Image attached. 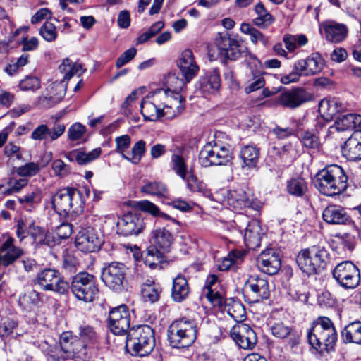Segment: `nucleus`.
<instances>
[{
  "mask_svg": "<svg viewBox=\"0 0 361 361\" xmlns=\"http://www.w3.org/2000/svg\"><path fill=\"white\" fill-rule=\"evenodd\" d=\"M180 97H169L167 92L157 89L149 93L140 104L141 112L145 120L157 121L164 117L172 119L179 115L184 109V104H180Z\"/></svg>",
  "mask_w": 361,
  "mask_h": 361,
  "instance_id": "1",
  "label": "nucleus"
},
{
  "mask_svg": "<svg viewBox=\"0 0 361 361\" xmlns=\"http://www.w3.org/2000/svg\"><path fill=\"white\" fill-rule=\"evenodd\" d=\"M348 178L338 165L326 166L315 176L314 185L320 193L334 196L342 193L347 188Z\"/></svg>",
  "mask_w": 361,
  "mask_h": 361,
  "instance_id": "2",
  "label": "nucleus"
},
{
  "mask_svg": "<svg viewBox=\"0 0 361 361\" xmlns=\"http://www.w3.org/2000/svg\"><path fill=\"white\" fill-rule=\"evenodd\" d=\"M154 346V331L149 325H140L129 330L126 348L131 355L147 356L152 353Z\"/></svg>",
  "mask_w": 361,
  "mask_h": 361,
  "instance_id": "3",
  "label": "nucleus"
},
{
  "mask_svg": "<svg viewBox=\"0 0 361 361\" xmlns=\"http://www.w3.org/2000/svg\"><path fill=\"white\" fill-rule=\"evenodd\" d=\"M307 339L310 345L317 350H331L337 340L332 322L328 317H319L312 323L307 333Z\"/></svg>",
  "mask_w": 361,
  "mask_h": 361,
  "instance_id": "4",
  "label": "nucleus"
},
{
  "mask_svg": "<svg viewBox=\"0 0 361 361\" xmlns=\"http://www.w3.org/2000/svg\"><path fill=\"white\" fill-rule=\"evenodd\" d=\"M85 344L70 331H66L59 337V344L49 350L50 356L56 361H66L75 358L84 359L87 355Z\"/></svg>",
  "mask_w": 361,
  "mask_h": 361,
  "instance_id": "5",
  "label": "nucleus"
},
{
  "mask_svg": "<svg viewBox=\"0 0 361 361\" xmlns=\"http://www.w3.org/2000/svg\"><path fill=\"white\" fill-rule=\"evenodd\" d=\"M214 200L222 205H228L236 211L252 209L259 211L262 207L261 202L250 192L243 189L221 190L214 194Z\"/></svg>",
  "mask_w": 361,
  "mask_h": 361,
  "instance_id": "6",
  "label": "nucleus"
},
{
  "mask_svg": "<svg viewBox=\"0 0 361 361\" xmlns=\"http://www.w3.org/2000/svg\"><path fill=\"white\" fill-rule=\"evenodd\" d=\"M198 331L197 322L193 319L182 318L172 323L169 329V342L173 348L190 346L195 341Z\"/></svg>",
  "mask_w": 361,
  "mask_h": 361,
  "instance_id": "7",
  "label": "nucleus"
},
{
  "mask_svg": "<svg viewBox=\"0 0 361 361\" xmlns=\"http://www.w3.org/2000/svg\"><path fill=\"white\" fill-rule=\"evenodd\" d=\"M52 205L60 215L69 212L80 214L83 211L85 200L82 193L75 188H64L59 190L52 197Z\"/></svg>",
  "mask_w": 361,
  "mask_h": 361,
  "instance_id": "8",
  "label": "nucleus"
},
{
  "mask_svg": "<svg viewBox=\"0 0 361 361\" xmlns=\"http://www.w3.org/2000/svg\"><path fill=\"white\" fill-rule=\"evenodd\" d=\"M329 252L321 245H314L302 250L297 255L296 263L299 269L307 275L314 274L324 269L329 260Z\"/></svg>",
  "mask_w": 361,
  "mask_h": 361,
  "instance_id": "9",
  "label": "nucleus"
},
{
  "mask_svg": "<svg viewBox=\"0 0 361 361\" xmlns=\"http://www.w3.org/2000/svg\"><path fill=\"white\" fill-rule=\"evenodd\" d=\"M324 66V61L319 53H312L308 57L296 61L292 71L281 77L285 85L299 81L301 76H312L318 74Z\"/></svg>",
  "mask_w": 361,
  "mask_h": 361,
  "instance_id": "10",
  "label": "nucleus"
},
{
  "mask_svg": "<svg viewBox=\"0 0 361 361\" xmlns=\"http://www.w3.org/2000/svg\"><path fill=\"white\" fill-rule=\"evenodd\" d=\"M69 288L75 298L85 302H92L99 293L95 276L87 272H80L75 275Z\"/></svg>",
  "mask_w": 361,
  "mask_h": 361,
  "instance_id": "11",
  "label": "nucleus"
},
{
  "mask_svg": "<svg viewBox=\"0 0 361 361\" xmlns=\"http://www.w3.org/2000/svg\"><path fill=\"white\" fill-rule=\"evenodd\" d=\"M60 73H63V79L55 81L47 88L49 94L54 98V102H59L65 96L66 92V81L69 80L73 75L80 76L85 69L81 63H72L69 59H65L59 66Z\"/></svg>",
  "mask_w": 361,
  "mask_h": 361,
  "instance_id": "12",
  "label": "nucleus"
},
{
  "mask_svg": "<svg viewBox=\"0 0 361 361\" xmlns=\"http://www.w3.org/2000/svg\"><path fill=\"white\" fill-rule=\"evenodd\" d=\"M231 158V152L228 147L209 143L200 152L199 163L203 167L226 165Z\"/></svg>",
  "mask_w": 361,
  "mask_h": 361,
  "instance_id": "13",
  "label": "nucleus"
},
{
  "mask_svg": "<svg viewBox=\"0 0 361 361\" xmlns=\"http://www.w3.org/2000/svg\"><path fill=\"white\" fill-rule=\"evenodd\" d=\"M219 54L228 60H237L241 56L251 54L238 37H232L229 34L221 35L216 42Z\"/></svg>",
  "mask_w": 361,
  "mask_h": 361,
  "instance_id": "14",
  "label": "nucleus"
},
{
  "mask_svg": "<svg viewBox=\"0 0 361 361\" xmlns=\"http://www.w3.org/2000/svg\"><path fill=\"white\" fill-rule=\"evenodd\" d=\"M35 281L42 290L53 291L60 294L66 293L69 285L58 270L46 268L37 273Z\"/></svg>",
  "mask_w": 361,
  "mask_h": 361,
  "instance_id": "15",
  "label": "nucleus"
},
{
  "mask_svg": "<svg viewBox=\"0 0 361 361\" xmlns=\"http://www.w3.org/2000/svg\"><path fill=\"white\" fill-rule=\"evenodd\" d=\"M332 274L336 282L345 289H354L360 283V270L350 261L338 264L334 269Z\"/></svg>",
  "mask_w": 361,
  "mask_h": 361,
  "instance_id": "16",
  "label": "nucleus"
},
{
  "mask_svg": "<svg viewBox=\"0 0 361 361\" xmlns=\"http://www.w3.org/2000/svg\"><path fill=\"white\" fill-rule=\"evenodd\" d=\"M269 293L268 280L264 276H250L243 288L245 300L250 303L259 302L264 299H267L269 296Z\"/></svg>",
  "mask_w": 361,
  "mask_h": 361,
  "instance_id": "17",
  "label": "nucleus"
},
{
  "mask_svg": "<svg viewBox=\"0 0 361 361\" xmlns=\"http://www.w3.org/2000/svg\"><path fill=\"white\" fill-rule=\"evenodd\" d=\"M127 270L123 263L118 262L109 263L102 269V280L111 289L119 291L123 288Z\"/></svg>",
  "mask_w": 361,
  "mask_h": 361,
  "instance_id": "18",
  "label": "nucleus"
},
{
  "mask_svg": "<svg viewBox=\"0 0 361 361\" xmlns=\"http://www.w3.org/2000/svg\"><path fill=\"white\" fill-rule=\"evenodd\" d=\"M319 32L326 41L332 44H339L347 39L349 30L344 23L326 20L319 24Z\"/></svg>",
  "mask_w": 361,
  "mask_h": 361,
  "instance_id": "19",
  "label": "nucleus"
},
{
  "mask_svg": "<svg viewBox=\"0 0 361 361\" xmlns=\"http://www.w3.org/2000/svg\"><path fill=\"white\" fill-rule=\"evenodd\" d=\"M130 325V314L126 305H122L113 308L109 314L108 326L114 334L126 333Z\"/></svg>",
  "mask_w": 361,
  "mask_h": 361,
  "instance_id": "20",
  "label": "nucleus"
},
{
  "mask_svg": "<svg viewBox=\"0 0 361 361\" xmlns=\"http://www.w3.org/2000/svg\"><path fill=\"white\" fill-rule=\"evenodd\" d=\"M313 99L314 96L312 93L304 88L296 87L281 92L278 97L277 102L285 108L293 109Z\"/></svg>",
  "mask_w": 361,
  "mask_h": 361,
  "instance_id": "21",
  "label": "nucleus"
},
{
  "mask_svg": "<svg viewBox=\"0 0 361 361\" xmlns=\"http://www.w3.org/2000/svg\"><path fill=\"white\" fill-rule=\"evenodd\" d=\"M75 246L84 252H94L99 250L102 240L97 231L91 227L81 229L75 238Z\"/></svg>",
  "mask_w": 361,
  "mask_h": 361,
  "instance_id": "22",
  "label": "nucleus"
},
{
  "mask_svg": "<svg viewBox=\"0 0 361 361\" xmlns=\"http://www.w3.org/2000/svg\"><path fill=\"white\" fill-rule=\"evenodd\" d=\"M241 220H245V223H247V226L245 228L244 233V240L245 245L248 249L250 250H256L260 246L261 240H262V228L259 225V222L252 220L247 221V218L243 215H239L236 217V219L234 222L239 227L240 230L243 228L242 225L238 224Z\"/></svg>",
  "mask_w": 361,
  "mask_h": 361,
  "instance_id": "23",
  "label": "nucleus"
},
{
  "mask_svg": "<svg viewBox=\"0 0 361 361\" xmlns=\"http://www.w3.org/2000/svg\"><path fill=\"white\" fill-rule=\"evenodd\" d=\"M145 227V224L140 215L128 212L123 215L117 222L118 233L124 235H137Z\"/></svg>",
  "mask_w": 361,
  "mask_h": 361,
  "instance_id": "24",
  "label": "nucleus"
},
{
  "mask_svg": "<svg viewBox=\"0 0 361 361\" xmlns=\"http://www.w3.org/2000/svg\"><path fill=\"white\" fill-rule=\"evenodd\" d=\"M231 336L233 341L243 349L253 348L257 341L255 331L244 323L234 326L231 331Z\"/></svg>",
  "mask_w": 361,
  "mask_h": 361,
  "instance_id": "25",
  "label": "nucleus"
},
{
  "mask_svg": "<svg viewBox=\"0 0 361 361\" xmlns=\"http://www.w3.org/2000/svg\"><path fill=\"white\" fill-rule=\"evenodd\" d=\"M181 75L186 81L190 82L198 73L199 66L195 60L193 52L190 49L184 50L176 61Z\"/></svg>",
  "mask_w": 361,
  "mask_h": 361,
  "instance_id": "26",
  "label": "nucleus"
},
{
  "mask_svg": "<svg viewBox=\"0 0 361 361\" xmlns=\"http://www.w3.org/2000/svg\"><path fill=\"white\" fill-rule=\"evenodd\" d=\"M259 269L264 273L273 275L278 272L281 267V259L279 255L271 249L262 251L257 259Z\"/></svg>",
  "mask_w": 361,
  "mask_h": 361,
  "instance_id": "27",
  "label": "nucleus"
},
{
  "mask_svg": "<svg viewBox=\"0 0 361 361\" xmlns=\"http://www.w3.org/2000/svg\"><path fill=\"white\" fill-rule=\"evenodd\" d=\"M23 255V250L14 245V239L8 238L0 246V266L8 267Z\"/></svg>",
  "mask_w": 361,
  "mask_h": 361,
  "instance_id": "28",
  "label": "nucleus"
},
{
  "mask_svg": "<svg viewBox=\"0 0 361 361\" xmlns=\"http://www.w3.org/2000/svg\"><path fill=\"white\" fill-rule=\"evenodd\" d=\"M65 130L66 126L62 123L55 124L51 128L41 124L35 128L30 137L35 140L54 141L64 133Z\"/></svg>",
  "mask_w": 361,
  "mask_h": 361,
  "instance_id": "29",
  "label": "nucleus"
},
{
  "mask_svg": "<svg viewBox=\"0 0 361 361\" xmlns=\"http://www.w3.org/2000/svg\"><path fill=\"white\" fill-rule=\"evenodd\" d=\"M189 82L186 81L185 78L182 76L179 78L178 74L175 71L169 72L165 77V83L167 89H164L169 97L176 98L178 96L180 104H183L184 99L180 94V92L185 87V85Z\"/></svg>",
  "mask_w": 361,
  "mask_h": 361,
  "instance_id": "30",
  "label": "nucleus"
},
{
  "mask_svg": "<svg viewBox=\"0 0 361 361\" xmlns=\"http://www.w3.org/2000/svg\"><path fill=\"white\" fill-rule=\"evenodd\" d=\"M345 109V104L338 98H324L319 104V112L326 121L331 120L338 113Z\"/></svg>",
  "mask_w": 361,
  "mask_h": 361,
  "instance_id": "31",
  "label": "nucleus"
},
{
  "mask_svg": "<svg viewBox=\"0 0 361 361\" xmlns=\"http://www.w3.org/2000/svg\"><path fill=\"white\" fill-rule=\"evenodd\" d=\"M342 152L350 161L361 160V132L355 133L345 141Z\"/></svg>",
  "mask_w": 361,
  "mask_h": 361,
  "instance_id": "32",
  "label": "nucleus"
},
{
  "mask_svg": "<svg viewBox=\"0 0 361 361\" xmlns=\"http://www.w3.org/2000/svg\"><path fill=\"white\" fill-rule=\"evenodd\" d=\"M152 240L154 248L166 253L169 252L173 236L171 233L164 228H157L152 232Z\"/></svg>",
  "mask_w": 361,
  "mask_h": 361,
  "instance_id": "33",
  "label": "nucleus"
},
{
  "mask_svg": "<svg viewBox=\"0 0 361 361\" xmlns=\"http://www.w3.org/2000/svg\"><path fill=\"white\" fill-rule=\"evenodd\" d=\"M322 218L330 224H345L350 220L344 209L336 205L326 207L322 212Z\"/></svg>",
  "mask_w": 361,
  "mask_h": 361,
  "instance_id": "34",
  "label": "nucleus"
},
{
  "mask_svg": "<svg viewBox=\"0 0 361 361\" xmlns=\"http://www.w3.org/2000/svg\"><path fill=\"white\" fill-rule=\"evenodd\" d=\"M190 288L187 279L181 274L173 279L171 288V298L175 302H180L189 295Z\"/></svg>",
  "mask_w": 361,
  "mask_h": 361,
  "instance_id": "35",
  "label": "nucleus"
},
{
  "mask_svg": "<svg viewBox=\"0 0 361 361\" xmlns=\"http://www.w3.org/2000/svg\"><path fill=\"white\" fill-rule=\"evenodd\" d=\"M242 168L252 169L257 167L259 159V149L253 145H245L240 152Z\"/></svg>",
  "mask_w": 361,
  "mask_h": 361,
  "instance_id": "36",
  "label": "nucleus"
},
{
  "mask_svg": "<svg viewBox=\"0 0 361 361\" xmlns=\"http://www.w3.org/2000/svg\"><path fill=\"white\" fill-rule=\"evenodd\" d=\"M335 126L338 131L353 129L361 131V115L356 114L342 115L337 118Z\"/></svg>",
  "mask_w": 361,
  "mask_h": 361,
  "instance_id": "37",
  "label": "nucleus"
},
{
  "mask_svg": "<svg viewBox=\"0 0 361 361\" xmlns=\"http://www.w3.org/2000/svg\"><path fill=\"white\" fill-rule=\"evenodd\" d=\"M341 336L345 343L361 345V322L349 323L343 329Z\"/></svg>",
  "mask_w": 361,
  "mask_h": 361,
  "instance_id": "38",
  "label": "nucleus"
},
{
  "mask_svg": "<svg viewBox=\"0 0 361 361\" xmlns=\"http://www.w3.org/2000/svg\"><path fill=\"white\" fill-rule=\"evenodd\" d=\"M221 85L219 73L214 70L200 80V90L204 93H212L217 91Z\"/></svg>",
  "mask_w": 361,
  "mask_h": 361,
  "instance_id": "39",
  "label": "nucleus"
},
{
  "mask_svg": "<svg viewBox=\"0 0 361 361\" xmlns=\"http://www.w3.org/2000/svg\"><path fill=\"white\" fill-rule=\"evenodd\" d=\"M40 295L39 293L31 290L20 296L18 304L24 310L30 312L39 306L41 302Z\"/></svg>",
  "mask_w": 361,
  "mask_h": 361,
  "instance_id": "40",
  "label": "nucleus"
},
{
  "mask_svg": "<svg viewBox=\"0 0 361 361\" xmlns=\"http://www.w3.org/2000/svg\"><path fill=\"white\" fill-rule=\"evenodd\" d=\"M255 12L257 16L253 20V23L258 27H267L274 21L273 16L267 11L264 4L261 2L255 5Z\"/></svg>",
  "mask_w": 361,
  "mask_h": 361,
  "instance_id": "41",
  "label": "nucleus"
},
{
  "mask_svg": "<svg viewBox=\"0 0 361 361\" xmlns=\"http://www.w3.org/2000/svg\"><path fill=\"white\" fill-rule=\"evenodd\" d=\"M134 206L140 210L147 212L154 217L176 221L175 219H172L167 214L162 212L156 204L149 200H144L135 202Z\"/></svg>",
  "mask_w": 361,
  "mask_h": 361,
  "instance_id": "42",
  "label": "nucleus"
},
{
  "mask_svg": "<svg viewBox=\"0 0 361 361\" xmlns=\"http://www.w3.org/2000/svg\"><path fill=\"white\" fill-rule=\"evenodd\" d=\"M140 191L143 193L156 196L159 198H167L169 196L167 187L161 182H147L142 186Z\"/></svg>",
  "mask_w": 361,
  "mask_h": 361,
  "instance_id": "43",
  "label": "nucleus"
},
{
  "mask_svg": "<svg viewBox=\"0 0 361 361\" xmlns=\"http://www.w3.org/2000/svg\"><path fill=\"white\" fill-rule=\"evenodd\" d=\"M219 286L218 276L214 274L208 276L205 281L204 288L207 291L206 296L212 302H219L221 298V293L216 290Z\"/></svg>",
  "mask_w": 361,
  "mask_h": 361,
  "instance_id": "44",
  "label": "nucleus"
},
{
  "mask_svg": "<svg viewBox=\"0 0 361 361\" xmlns=\"http://www.w3.org/2000/svg\"><path fill=\"white\" fill-rule=\"evenodd\" d=\"M78 335V338L85 344L87 351L97 341V333L94 329L89 325L80 326Z\"/></svg>",
  "mask_w": 361,
  "mask_h": 361,
  "instance_id": "45",
  "label": "nucleus"
},
{
  "mask_svg": "<svg viewBox=\"0 0 361 361\" xmlns=\"http://www.w3.org/2000/svg\"><path fill=\"white\" fill-rule=\"evenodd\" d=\"M185 180L190 190L202 193L204 196L212 198L214 200V195H212L210 191L206 188L205 184L202 180H200L192 173H190L189 176L185 177Z\"/></svg>",
  "mask_w": 361,
  "mask_h": 361,
  "instance_id": "46",
  "label": "nucleus"
},
{
  "mask_svg": "<svg viewBox=\"0 0 361 361\" xmlns=\"http://www.w3.org/2000/svg\"><path fill=\"white\" fill-rule=\"evenodd\" d=\"M164 254L163 251L151 247L145 256L144 264L151 269L160 268L164 260Z\"/></svg>",
  "mask_w": 361,
  "mask_h": 361,
  "instance_id": "47",
  "label": "nucleus"
},
{
  "mask_svg": "<svg viewBox=\"0 0 361 361\" xmlns=\"http://www.w3.org/2000/svg\"><path fill=\"white\" fill-rule=\"evenodd\" d=\"M171 169L183 180H185L188 173V166L185 159L179 153L173 154L171 158Z\"/></svg>",
  "mask_w": 361,
  "mask_h": 361,
  "instance_id": "48",
  "label": "nucleus"
},
{
  "mask_svg": "<svg viewBox=\"0 0 361 361\" xmlns=\"http://www.w3.org/2000/svg\"><path fill=\"white\" fill-rule=\"evenodd\" d=\"M160 292V288L151 280H147L141 289L142 298L150 302L158 300Z\"/></svg>",
  "mask_w": 361,
  "mask_h": 361,
  "instance_id": "49",
  "label": "nucleus"
},
{
  "mask_svg": "<svg viewBox=\"0 0 361 361\" xmlns=\"http://www.w3.org/2000/svg\"><path fill=\"white\" fill-rule=\"evenodd\" d=\"M240 31L243 34L249 35L250 36V41L256 44L258 42L264 45L268 43V39L258 30L252 27L250 24L243 23L240 25Z\"/></svg>",
  "mask_w": 361,
  "mask_h": 361,
  "instance_id": "50",
  "label": "nucleus"
},
{
  "mask_svg": "<svg viewBox=\"0 0 361 361\" xmlns=\"http://www.w3.org/2000/svg\"><path fill=\"white\" fill-rule=\"evenodd\" d=\"M225 308L228 314L236 322H240L246 317L245 308L238 301H232L227 303Z\"/></svg>",
  "mask_w": 361,
  "mask_h": 361,
  "instance_id": "51",
  "label": "nucleus"
},
{
  "mask_svg": "<svg viewBox=\"0 0 361 361\" xmlns=\"http://www.w3.org/2000/svg\"><path fill=\"white\" fill-rule=\"evenodd\" d=\"M42 199L41 192L39 190H35L18 198L21 206L27 211H32L38 204Z\"/></svg>",
  "mask_w": 361,
  "mask_h": 361,
  "instance_id": "52",
  "label": "nucleus"
},
{
  "mask_svg": "<svg viewBox=\"0 0 361 361\" xmlns=\"http://www.w3.org/2000/svg\"><path fill=\"white\" fill-rule=\"evenodd\" d=\"M244 255L245 254L241 251L235 250L231 252L227 257L222 259L219 265V269L226 271L234 266H237L243 261Z\"/></svg>",
  "mask_w": 361,
  "mask_h": 361,
  "instance_id": "53",
  "label": "nucleus"
},
{
  "mask_svg": "<svg viewBox=\"0 0 361 361\" xmlns=\"http://www.w3.org/2000/svg\"><path fill=\"white\" fill-rule=\"evenodd\" d=\"M270 330L274 336L281 339L292 335L293 332L290 326L280 320L270 322Z\"/></svg>",
  "mask_w": 361,
  "mask_h": 361,
  "instance_id": "54",
  "label": "nucleus"
},
{
  "mask_svg": "<svg viewBox=\"0 0 361 361\" xmlns=\"http://www.w3.org/2000/svg\"><path fill=\"white\" fill-rule=\"evenodd\" d=\"M307 42L308 39L305 35H285L283 37V42L285 43L286 48L289 51H293L298 47L305 45Z\"/></svg>",
  "mask_w": 361,
  "mask_h": 361,
  "instance_id": "55",
  "label": "nucleus"
},
{
  "mask_svg": "<svg viewBox=\"0 0 361 361\" xmlns=\"http://www.w3.org/2000/svg\"><path fill=\"white\" fill-rule=\"evenodd\" d=\"M307 189V183L303 178H293L288 181V192L297 197L302 196Z\"/></svg>",
  "mask_w": 361,
  "mask_h": 361,
  "instance_id": "56",
  "label": "nucleus"
},
{
  "mask_svg": "<svg viewBox=\"0 0 361 361\" xmlns=\"http://www.w3.org/2000/svg\"><path fill=\"white\" fill-rule=\"evenodd\" d=\"M247 65L246 78H255L257 75V77L263 75L262 65L256 56L249 54Z\"/></svg>",
  "mask_w": 361,
  "mask_h": 361,
  "instance_id": "57",
  "label": "nucleus"
},
{
  "mask_svg": "<svg viewBox=\"0 0 361 361\" xmlns=\"http://www.w3.org/2000/svg\"><path fill=\"white\" fill-rule=\"evenodd\" d=\"M146 143L144 140H140L137 142L132 147L131 152L128 153L126 160L130 161L134 164H137L142 157L145 154L146 148Z\"/></svg>",
  "mask_w": 361,
  "mask_h": 361,
  "instance_id": "58",
  "label": "nucleus"
},
{
  "mask_svg": "<svg viewBox=\"0 0 361 361\" xmlns=\"http://www.w3.org/2000/svg\"><path fill=\"white\" fill-rule=\"evenodd\" d=\"M101 152L102 149L99 147L95 148L88 153L78 151L75 154V159L80 165L87 164L97 159Z\"/></svg>",
  "mask_w": 361,
  "mask_h": 361,
  "instance_id": "59",
  "label": "nucleus"
},
{
  "mask_svg": "<svg viewBox=\"0 0 361 361\" xmlns=\"http://www.w3.org/2000/svg\"><path fill=\"white\" fill-rule=\"evenodd\" d=\"M101 152L102 149L99 147L95 148L88 153L78 151L75 154V159L80 165L87 164L97 159Z\"/></svg>",
  "mask_w": 361,
  "mask_h": 361,
  "instance_id": "60",
  "label": "nucleus"
},
{
  "mask_svg": "<svg viewBox=\"0 0 361 361\" xmlns=\"http://www.w3.org/2000/svg\"><path fill=\"white\" fill-rule=\"evenodd\" d=\"M27 235H30L36 244H47V232L42 228L31 224L27 231Z\"/></svg>",
  "mask_w": 361,
  "mask_h": 361,
  "instance_id": "61",
  "label": "nucleus"
},
{
  "mask_svg": "<svg viewBox=\"0 0 361 361\" xmlns=\"http://www.w3.org/2000/svg\"><path fill=\"white\" fill-rule=\"evenodd\" d=\"M17 326V322L13 319L0 316V336L6 337L11 335Z\"/></svg>",
  "mask_w": 361,
  "mask_h": 361,
  "instance_id": "62",
  "label": "nucleus"
},
{
  "mask_svg": "<svg viewBox=\"0 0 361 361\" xmlns=\"http://www.w3.org/2000/svg\"><path fill=\"white\" fill-rule=\"evenodd\" d=\"M86 132V127L79 123L73 124L68 130L67 135L71 141L81 140Z\"/></svg>",
  "mask_w": 361,
  "mask_h": 361,
  "instance_id": "63",
  "label": "nucleus"
},
{
  "mask_svg": "<svg viewBox=\"0 0 361 361\" xmlns=\"http://www.w3.org/2000/svg\"><path fill=\"white\" fill-rule=\"evenodd\" d=\"M245 80L246 86L245 87V92L247 94L257 91L263 87L265 85L263 75L259 77L257 75L255 78H245Z\"/></svg>",
  "mask_w": 361,
  "mask_h": 361,
  "instance_id": "64",
  "label": "nucleus"
}]
</instances>
